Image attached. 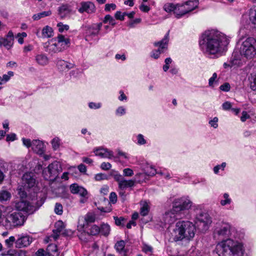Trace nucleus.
<instances>
[{
    "instance_id": "7c9ffc66",
    "label": "nucleus",
    "mask_w": 256,
    "mask_h": 256,
    "mask_svg": "<svg viewBox=\"0 0 256 256\" xmlns=\"http://www.w3.org/2000/svg\"><path fill=\"white\" fill-rule=\"evenodd\" d=\"M52 14L51 10L44 11L36 14H34L32 16L34 20H38L42 18L50 16Z\"/></svg>"
},
{
    "instance_id": "79ce46f5",
    "label": "nucleus",
    "mask_w": 256,
    "mask_h": 256,
    "mask_svg": "<svg viewBox=\"0 0 256 256\" xmlns=\"http://www.w3.org/2000/svg\"><path fill=\"white\" fill-rule=\"evenodd\" d=\"M56 42L60 46L62 42H64V44H69L70 42L68 38H66L62 35H58L57 38Z\"/></svg>"
},
{
    "instance_id": "dca6fc26",
    "label": "nucleus",
    "mask_w": 256,
    "mask_h": 256,
    "mask_svg": "<svg viewBox=\"0 0 256 256\" xmlns=\"http://www.w3.org/2000/svg\"><path fill=\"white\" fill-rule=\"evenodd\" d=\"M14 41V37L13 33L12 31H9L6 37L0 38V46H4L7 50L10 49L13 44Z\"/></svg>"
},
{
    "instance_id": "052dcab7",
    "label": "nucleus",
    "mask_w": 256,
    "mask_h": 256,
    "mask_svg": "<svg viewBox=\"0 0 256 256\" xmlns=\"http://www.w3.org/2000/svg\"><path fill=\"white\" fill-rule=\"evenodd\" d=\"M107 178V175L102 173L98 174L95 176V179L96 180H106Z\"/></svg>"
},
{
    "instance_id": "423d86ee",
    "label": "nucleus",
    "mask_w": 256,
    "mask_h": 256,
    "mask_svg": "<svg viewBox=\"0 0 256 256\" xmlns=\"http://www.w3.org/2000/svg\"><path fill=\"white\" fill-rule=\"evenodd\" d=\"M195 226L189 221H180L172 232L175 241L181 240L184 238L187 240L192 239L195 235Z\"/></svg>"
},
{
    "instance_id": "2f4dec72",
    "label": "nucleus",
    "mask_w": 256,
    "mask_h": 256,
    "mask_svg": "<svg viewBox=\"0 0 256 256\" xmlns=\"http://www.w3.org/2000/svg\"><path fill=\"white\" fill-rule=\"evenodd\" d=\"M110 228L108 224H103L101 225L100 228V232L102 235L107 236L110 234Z\"/></svg>"
},
{
    "instance_id": "c9c22d12",
    "label": "nucleus",
    "mask_w": 256,
    "mask_h": 256,
    "mask_svg": "<svg viewBox=\"0 0 256 256\" xmlns=\"http://www.w3.org/2000/svg\"><path fill=\"white\" fill-rule=\"evenodd\" d=\"M226 166V162H222L220 164H218L214 167L213 171L214 174H218L220 170L224 171Z\"/></svg>"
},
{
    "instance_id": "6e6552de",
    "label": "nucleus",
    "mask_w": 256,
    "mask_h": 256,
    "mask_svg": "<svg viewBox=\"0 0 256 256\" xmlns=\"http://www.w3.org/2000/svg\"><path fill=\"white\" fill-rule=\"evenodd\" d=\"M198 4V0H189L184 4H176L174 12V16L177 18H180L186 14L192 11Z\"/></svg>"
},
{
    "instance_id": "c03bdc74",
    "label": "nucleus",
    "mask_w": 256,
    "mask_h": 256,
    "mask_svg": "<svg viewBox=\"0 0 256 256\" xmlns=\"http://www.w3.org/2000/svg\"><path fill=\"white\" fill-rule=\"evenodd\" d=\"M84 220L87 223L93 222L96 220L95 214L88 212L85 216Z\"/></svg>"
},
{
    "instance_id": "8fccbe9b",
    "label": "nucleus",
    "mask_w": 256,
    "mask_h": 256,
    "mask_svg": "<svg viewBox=\"0 0 256 256\" xmlns=\"http://www.w3.org/2000/svg\"><path fill=\"white\" fill-rule=\"evenodd\" d=\"M156 170L152 166L148 167L146 170V174L149 176H154L157 174Z\"/></svg>"
},
{
    "instance_id": "bf43d9fd",
    "label": "nucleus",
    "mask_w": 256,
    "mask_h": 256,
    "mask_svg": "<svg viewBox=\"0 0 256 256\" xmlns=\"http://www.w3.org/2000/svg\"><path fill=\"white\" fill-rule=\"evenodd\" d=\"M57 26L58 28V30L60 32H62L64 30H68L69 28V26L68 25L63 24L62 22L58 23Z\"/></svg>"
},
{
    "instance_id": "f257e3e1",
    "label": "nucleus",
    "mask_w": 256,
    "mask_h": 256,
    "mask_svg": "<svg viewBox=\"0 0 256 256\" xmlns=\"http://www.w3.org/2000/svg\"><path fill=\"white\" fill-rule=\"evenodd\" d=\"M228 44L229 40L224 34L214 29L205 31L199 40L201 50L207 55L222 53Z\"/></svg>"
},
{
    "instance_id": "a19ab883",
    "label": "nucleus",
    "mask_w": 256,
    "mask_h": 256,
    "mask_svg": "<svg viewBox=\"0 0 256 256\" xmlns=\"http://www.w3.org/2000/svg\"><path fill=\"white\" fill-rule=\"evenodd\" d=\"M136 144L138 145L142 146L146 144L147 143L146 140L144 138V136L142 134H138L136 136Z\"/></svg>"
},
{
    "instance_id": "2eb2a0df",
    "label": "nucleus",
    "mask_w": 256,
    "mask_h": 256,
    "mask_svg": "<svg viewBox=\"0 0 256 256\" xmlns=\"http://www.w3.org/2000/svg\"><path fill=\"white\" fill-rule=\"evenodd\" d=\"M56 66L58 70L60 72H67L75 66L74 63L62 59L56 60Z\"/></svg>"
},
{
    "instance_id": "37998d69",
    "label": "nucleus",
    "mask_w": 256,
    "mask_h": 256,
    "mask_svg": "<svg viewBox=\"0 0 256 256\" xmlns=\"http://www.w3.org/2000/svg\"><path fill=\"white\" fill-rule=\"evenodd\" d=\"M142 250L144 252L150 254H152L153 252L152 247L145 243L142 244Z\"/></svg>"
},
{
    "instance_id": "0e129e2a",
    "label": "nucleus",
    "mask_w": 256,
    "mask_h": 256,
    "mask_svg": "<svg viewBox=\"0 0 256 256\" xmlns=\"http://www.w3.org/2000/svg\"><path fill=\"white\" fill-rule=\"evenodd\" d=\"M114 16L116 20H124V12L122 13L120 11H117L116 12Z\"/></svg>"
},
{
    "instance_id": "4be33fe9",
    "label": "nucleus",
    "mask_w": 256,
    "mask_h": 256,
    "mask_svg": "<svg viewBox=\"0 0 256 256\" xmlns=\"http://www.w3.org/2000/svg\"><path fill=\"white\" fill-rule=\"evenodd\" d=\"M102 23L100 22L98 24H94L88 27L86 30V36H95L98 35L102 26Z\"/></svg>"
},
{
    "instance_id": "e433bc0d",
    "label": "nucleus",
    "mask_w": 256,
    "mask_h": 256,
    "mask_svg": "<svg viewBox=\"0 0 256 256\" xmlns=\"http://www.w3.org/2000/svg\"><path fill=\"white\" fill-rule=\"evenodd\" d=\"M250 86L253 90H256V72L251 74L250 78Z\"/></svg>"
},
{
    "instance_id": "aec40b11",
    "label": "nucleus",
    "mask_w": 256,
    "mask_h": 256,
    "mask_svg": "<svg viewBox=\"0 0 256 256\" xmlns=\"http://www.w3.org/2000/svg\"><path fill=\"white\" fill-rule=\"evenodd\" d=\"M70 190L72 194H78L80 196H85L88 195L86 190L77 184H72L70 186Z\"/></svg>"
},
{
    "instance_id": "f8f14e48",
    "label": "nucleus",
    "mask_w": 256,
    "mask_h": 256,
    "mask_svg": "<svg viewBox=\"0 0 256 256\" xmlns=\"http://www.w3.org/2000/svg\"><path fill=\"white\" fill-rule=\"evenodd\" d=\"M212 222V218L206 212H201L196 217V224L201 231L208 230Z\"/></svg>"
},
{
    "instance_id": "69168bd1",
    "label": "nucleus",
    "mask_w": 256,
    "mask_h": 256,
    "mask_svg": "<svg viewBox=\"0 0 256 256\" xmlns=\"http://www.w3.org/2000/svg\"><path fill=\"white\" fill-rule=\"evenodd\" d=\"M230 85L228 83L226 82L223 84L221 85L220 87V90L224 92H228L230 90Z\"/></svg>"
},
{
    "instance_id": "0eeeda50",
    "label": "nucleus",
    "mask_w": 256,
    "mask_h": 256,
    "mask_svg": "<svg viewBox=\"0 0 256 256\" xmlns=\"http://www.w3.org/2000/svg\"><path fill=\"white\" fill-rule=\"evenodd\" d=\"M237 47L242 58L252 59L256 55V40L252 37L242 36L237 42Z\"/></svg>"
},
{
    "instance_id": "49530a36",
    "label": "nucleus",
    "mask_w": 256,
    "mask_h": 256,
    "mask_svg": "<svg viewBox=\"0 0 256 256\" xmlns=\"http://www.w3.org/2000/svg\"><path fill=\"white\" fill-rule=\"evenodd\" d=\"M90 234L95 236L100 232V228L96 225H93L90 229Z\"/></svg>"
},
{
    "instance_id": "20e7f679",
    "label": "nucleus",
    "mask_w": 256,
    "mask_h": 256,
    "mask_svg": "<svg viewBox=\"0 0 256 256\" xmlns=\"http://www.w3.org/2000/svg\"><path fill=\"white\" fill-rule=\"evenodd\" d=\"M240 238H228L223 240L217 244L220 256H243L245 250L244 244Z\"/></svg>"
},
{
    "instance_id": "b1692460",
    "label": "nucleus",
    "mask_w": 256,
    "mask_h": 256,
    "mask_svg": "<svg viewBox=\"0 0 256 256\" xmlns=\"http://www.w3.org/2000/svg\"><path fill=\"white\" fill-rule=\"evenodd\" d=\"M35 60L38 64L44 66L48 64V59L46 54H38L35 56Z\"/></svg>"
},
{
    "instance_id": "f704fd0d",
    "label": "nucleus",
    "mask_w": 256,
    "mask_h": 256,
    "mask_svg": "<svg viewBox=\"0 0 256 256\" xmlns=\"http://www.w3.org/2000/svg\"><path fill=\"white\" fill-rule=\"evenodd\" d=\"M48 253L54 256H58V255L57 246L54 244H49L48 247Z\"/></svg>"
},
{
    "instance_id": "4468645a",
    "label": "nucleus",
    "mask_w": 256,
    "mask_h": 256,
    "mask_svg": "<svg viewBox=\"0 0 256 256\" xmlns=\"http://www.w3.org/2000/svg\"><path fill=\"white\" fill-rule=\"evenodd\" d=\"M32 242V238L28 235L20 234L15 242L16 248H22L28 246Z\"/></svg>"
},
{
    "instance_id": "5701e85b",
    "label": "nucleus",
    "mask_w": 256,
    "mask_h": 256,
    "mask_svg": "<svg viewBox=\"0 0 256 256\" xmlns=\"http://www.w3.org/2000/svg\"><path fill=\"white\" fill-rule=\"evenodd\" d=\"M125 246L126 242L122 240L117 242L114 245L116 250L121 256H125L126 254V250Z\"/></svg>"
},
{
    "instance_id": "6ab92c4d",
    "label": "nucleus",
    "mask_w": 256,
    "mask_h": 256,
    "mask_svg": "<svg viewBox=\"0 0 256 256\" xmlns=\"http://www.w3.org/2000/svg\"><path fill=\"white\" fill-rule=\"evenodd\" d=\"M94 152L96 156H98L102 158L110 159L114 157L112 151L103 148H96L94 150Z\"/></svg>"
},
{
    "instance_id": "9d476101",
    "label": "nucleus",
    "mask_w": 256,
    "mask_h": 256,
    "mask_svg": "<svg viewBox=\"0 0 256 256\" xmlns=\"http://www.w3.org/2000/svg\"><path fill=\"white\" fill-rule=\"evenodd\" d=\"M36 185V180L34 174L32 172L24 174L22 178V186L19 189V194L22 197L26 196V190L33 188Z\"/></svg>"
},
{
    "instance_id": "393cba45",
    "label": "nucleus",
    "mask_w": 256,
    "mask_h": 256,
    "mask_svg": "<svg viewBox=\"0 0 256 256\" xmlns=\"http://www.w3.org/2000/svg\"><path fill=\"white\" fill-rule=\"evenodd\" d=\"M135 182V180H126L124 178L118 184V188L120 190H125L128 188H132L134 186Z\"/></svg>"
},
{
    "instance_id": "c756f323",
    "label": "nucleus",
    "mask_w": 256,
    "mask_h": 256,
    "mask_svg": "<svg viewBox=\"0 0 256 256\" xmlns=\"http://www.w3.org/2000/svg\"><path fill=\"white\" fill-rule=\"evenodd\" d=\"M52 34L53 30L51 27L46 26L42 28V36L44 38H50Z\"/></svg>"
},
{
    "instance_id": "473e14b6",
    "label": "nucleus",
    "mask_w": 256,
    "mask_h": 256,
    "mask_svg": "<svg viewBox=\"0 0 256 256\" xmlns=\"http://www.w3.org/2000/svg\"><path fill=\"white\" fill-rule=\"evenodd\" d=\"M11 196L10 194L6 190L0 191V201L2 202L8 200Z\"/></svg>"
},
{
    "instance_id": "e2e57ef3",
    "label": "nucleus",
    "mask_w": 256,
    "mask_h": 256,
    "mask_svg": "<svg viewBox=\"0 0 256 256\" xmlns=\"http://www.w3.org/2000/svg\"><path fill=\"white\" fill-rule=\"evenodd\" d=\"M16 139V136L14 133H12L6 135V140L7 142H13Z\"/></svg>"
},
{
    "instance_id": "bb28decb",
    "label": "nucleus",
    "mask_w": 256,
    "mask_h": 256,
    "mask_svg": "<svg viewBox=\"0 0 256 256\" xmlns=\"http://www.w3.org/2000/svg\"><path fill=\"white\" fill-rule=\"evenodd\" d=\"M140 204L141 206L140 210V214L142 216H146L148 215L150 210L148 203L146 201H141Z\"/></svg>"
},
{
    "instance_id": "f3484780",
    "label": "nucleus",
    "mask_w": 256,
    "mask_h": 256,
    "mask_svg": "<svg viewBox=\"0 0 256 256\" xmlns=\"http://www.w3.org/2000/svg\"><path fill=\"white\" fill-rule=\"evenodd\" d=\"M46 50L49 53H57L62 52V48L56 42V40H51L45 44Z\"/></svg>"
},
{
    "instance_id": "3c124183",
    "label": "nucleus",
    "mask_w": 256,
    "mask_h": 256,
    "mask_svg": "<svg viewBox=\"0 0 256 256\" xmlns=\"http://www.w3.org/2000/svg\"><path fill=\"white\" fill-rule=\"evenodd\" d=\"M54 212L58 215H61L62 214V205L59 203H56L54 207Z\"/></svg>"
},
{
    "instance_id": "1a4fd4ad",
    "label": "nucleus",
    "mask_w": 256,
    "mask_h": 256,
    "mask_svg": "<svg viewBox=\"0 0 256 256\" xmlns=\"http://www.w3.org/2000/svg\"><path fill=\"white\" fill-rule=\"evenodd\" d=\"M62 171L61 164L55 161L42 170L44 178L48 180L54 181L58 178V174Z\"/></svg>"
},
{
    "instance_id": "ea45409f",
    "label": "nucleus",
    "mask_w": 256,
    "mask_h": 256,
    "mask_svg": "<svg viewBox=\"0 0 256 256\" xmlns=\"http://www.w3.org/2000/svg\"><path fill=\"white\" fill-rule=\"evenodd\" d=\"M126 108L124 106H120L117 108L115 111V114L117 116H122L126 114Z\"/></svg>"
},
{
    "instance_id": "58836bf2",
    "label": "nucleus",
    "mask_w": 256,
    "mask_h": 256,
    "mask_svg": "<svg viewBox=\"0 0 256 256\" xmlns=\"http://www.w3.org/2000/svg\"><path fill=\"white\" fill-rule=\"evenodd\" d=\"M250 20L254 24L256 25V7L250 10Z\"/></svg>"
},
{
    "instance_id": "9b49d317",
    "label": "nucleus",
    "mask_w": 256,
    "mask_h": 256,
    "mask_svg": "<svg viewBox=\"0 0 256 256\" xmlns=\"http://www.w3.org/2000/svg\"><path fill=\"white\" fill-rule=\"evenodd\" d=\"M168 42L169 31L161 40L154 42V46L158 47V48L153 50L150 54V56L155 60L158 59L162 54L167 50Z\"/></svg>"
},
{
    "instance_id": "774afa93",
    "label": "nucleus",
    "mask_w": 256,
    "mask_h": 256,
    "mask_svg": "<svg viewBox=\"0 0 256 256\" xmlns=\"http://www.w3.org/2000/svg\"><path fill=\"white\" fill-rule=\"evenodd\" d=\"M114 180L118 182V185L121 182V181L124 178L122 176L121 174L116 173L114 176Z\"/></svg>"
},
{
    "instance_id": "a878e982",
    "label": "nucleus",
    "mask_w": 256,
    "mask_h": 256,
    "mask_svg": "<svg viewBox=\"0 0 256 256\" xmlns=\"http://www.w3.org/2000/svg\"><path fill=\"white\" fill-rule=\"evenodd\" d=\"M64 228V224L62 221H58L55 224V229L53 230V232L56 234L54 238L56 239L58 236L59 234L62 231Z\"/></svg>"
},
{
    "instance_id": "f03ea898",
    "label": "nucleus",
    "mask_w": 256,
    "mask_h": 256,
    "mask_svg": "<svg viewBox=\"0 0 256 256\" xmlns=\"http://www.w3.org/2000/svg\"><path fill=\"white\" fill-rule=\"evenodd\" d=\"M45 199L40 198L36 201L32 200V202L21 200L16 204V208L18 211H15L6 215L5 220L6 226L9 228L13 227L21 226L24 224L26 220L24 212L28 214H33L44 203Z\"/></svg>"
},
{
    "instance_id": "4d7b16f0",
    "label": "nucleus",
    "mask_w": 256,
    "mask_h": 256,
    "mask_svg": "<svg viewBox=\"0 0 256 256\" xmlns=\"http://www.w3.org/2000/svg\"><path fill=\"white\" fill-rule=\"evenodd\" d=\"M217 78V74L216 72H214L212 74V76L211 78L208 80V85L210 87H214V82L216 81Z\"/></svg>"
},
{
    "instance_id": "13d9d810",
    "label": "nucleus",
    "mask_w": 256,
    "mask_h": 256,
    "mask_svg": "<svg viewBox=\"0 0 256 256\" xmlns=\"http://www.w3.org/2000/svg\"><path fill=\"white\" fill-rule=\"evenodd\" d=\"M134 174L133 170L130 168H126L123 170V175L125 176H132Z\"/></svg>"
},
{
    "instance_id": "ddd939ff",
    "label": "nucleus",
    "mask_w": 256,
    "mask_h": 256,
    "mask_svg": "<svg viewBox=\"0 0 256 256\" xmlns=\"http://www.w3.org/2000/svg\"><path fill=\"white\" fill-rule=\"evenodd\" d=\"M74 12L75 10L70 4H62L58 8V14L62 18L70 16Z\"/></svg>"
},
{
    "instance_id": "680f3d73",
    "label": "nucleus",
    "mask_w": 256,
    "mask_h": 256,
    "mask_svg": "<svg viewBox=\"0 0 256 256\" xmlns=\"http://www.w3.org/2000/svg\"><path fill=\"white\" fill-rule=\"evenodd\" d=\"M232 104L230 102H226L222 104V109L224 110H228L232 109Z\"/></svg>"
},
{
    "instance_id": "5fc2aeb1",
    "label": "nucleus",
    "mask_w": 256,
    "mask_h": 256,
    "mask_svg": "<svg viewBox=\"0 0 256 256\" xmlns=\"http://www.w3.org/2000/svg\"><path fill=\"white\" fill-rule=\"evenodd\" d=\"M22 140L23 144L27 148H32V140L31 141L30 139L25 138H22Z\"/></svg>"
},
{
    "instance_id": "338daca9",
    "label": "nucleus",
    "mask_w": 256,
    "mask_h": 256,
    "mask_svg": "<svg viewBox=\"0 0 256 256\" xmlns=\"http://www.w3.org/2000/svg\"><path fill=\"white\" fill-rule=\"evenodd\" d=\"M110 200L112 204H115L117 201V196L114 192H112L110 196Z\"/></svg>"
},
{
    "instance_id": "a18cd8bd",
    "label": "nucleus",
    "mask_w": 256,
    "mask_h": 256,
    "mask_svg": "<svg viewBox=\"0 0 256 256\" xmlns=\"http://www.w3.org/2000/svg\"><path fill=\"white\" fill-rule=\"evenodd\" d=\"M16 241L14 236H11L8 238L4 240L6 246L8 248H11L12 247L14 243Z\"/></svg>"
},
{
    "instance_id": "7ed1b4c3",
    "label": "nucleus",
    "mask_w": 256,
    "mask_h": 256,
    "mask_svg": "<svg viewBox=\"0 0 256 256\" xmlns=\"http://www.w3.org/2000/svg\"><path fill=\"white\" fill-rule=\"evenodd\" d=\"M192 202L188 198L182 197L175 199L172 202V209L166 212L162 216V222L171 224L177 219L182 218L184 216V212L190 208Z\"/></svg>"
},
{
    "instance_id": "39448f33",
    "label": "nucleus",
    "mask_w": 256,
    "mask_h": 256,
    "mask_svg": "<svg viewBox=\"0 0 256 256\" xmlns=\"http://www.w3.org/2000/svg\"><path fill=\"white\" fill-rule=\"evenodd\" d=\"M213 236L215 239L222 240L228 238L240 239L243 236V234L238 232L236 228L230 224L222 221L216 224Z\"/></svg>"
},
{
    "instance_id": "864d4df0",
    "label": "nucleus",
    "mask_w": 256,
    "mask_h": 256,
    "mask_svg": "<svg viewBox=\"0 0 256 256\" xmlns=\"http://www.w3.org/2000/svg\"><path fill=\"white\" fill-rule=\"evenodd\" d=\"M172 62V59L170 58H168L165 59L164 62L165 64L163 66V70L164 72H166L170 68L169 64H171Z\"/></svg>"
},
{
    "instance_id": "a211bd4d",
    "label": "nucleus",
    "mask_w": 256,
    "mask_h": 256,
    "mask_svg": "<svg viewBox=\"0 0 256 256\" xmlns=\"http://www.w3.org/2000/svg\"><path fill=\"white\" fill-rule=\"evenodd\" d=\"M32 150L37 154L42 156L45 152L46 146L44 142L39 140H32Z\"/></svg>"
},
{
    "instance_id": "72a5a7b5",
    "label": "nucleus",
    "mask_w": 256,
    "mask_h": 256,
    "mask_svg": "<svg viewBox=\"0 0 256 256\" xmlns=\"http://www.w3.org/2000/svg\"><path fill=\"white\" fill-rule=\"evenodd\" d=\"M102 22L104 24L108 23L112 26H114L116 24L114 18L110 14H107L104 16Z\"/></svg>"
},
{
    "instance_id": "de8ad7c7",
    "label": "nucleus",
    "mask_w": 256,
    "mask_h": 256,
    "mask_svg": "<svg viewBox=\"0 0 256 256\" xmlns=\"http://www.w3.org/2000/svg\"><path fill=\"white\" fill-rule=\"evenodd\" d=\"M14 73L12 71H9L8 72L7 74H3L2 77L4 84L8 82L11 78L14 76Z\"/></svg>"
},
{
    "instance_id": "4c0bfd02",
    "label": "nucleus",
    "mask_w": 256,
    "mask_h": 256,
    "mask_svg": "<svg viewBox=\"0 0 256 256\" xmlns=\"http://www.w3.org/2000/svg\"><path fill=\"white\" fill-rule=\"evenodd\" d=\"M51 144L54 150H57L60 148V140L58 137H55L52 140Z\"/></svg>"
},
{
    "instance_id": "6e6d98bb",
    "label": "nucleus",
    "mask_w": 256,
    "mask_h": 256,
    "mask_svg": "<svg viewBox=\"0 0 256 256\" xmlns=\"http://www.w3.org/2000/svg\"><path fill=\"white\" fill-rule=\"evenodd\" d=\"M2 256H18V254L14 250H8L6 252H2L1 254Z\"/></svg>"
},
{
    "instance_id": "cd10ccee",
    "label": "nucleus",
    "mask_w": 256,
    "mask_h": 256,
    "mask_svg": "<svg viewBox=\"0 0 256 256\" xmlns=\"http://www.w3.org/2000/svg\"><path fill=\"white\" fill-rule=\"evenodd\" d=\"M232 202V200L230 198L228 193H224L220 200V204L222 206H225L230 204Z\"/></svg>"
},
{
    "instance_id": "603ef678",
    "label": "nucleus",
    "mask_w": 256,
    "mask_h": 256,
    "mask_svg": "<svg viewBox=\"0 0 256 256\" xmlns=\"http://www.w3.org/2000/svg\"><path fill=\"white\" fill-rule=\"evenodd\" d=\"M218 118L214 117L213 119L210 120L208 122L210 126L214 128H216L218 127Z\"/></svg>"
},
{
    "instance_id": "412c9836",
    "label": "nucleus",
    "mask_w": 256,
    "mask_h": 256,
    "mask_svg": "<svg viewBox=\"0 0 256 256\" xmlns=\"http://www.w3.org/2000/svg\"><path fill=\"white\" fill-rule=\"evenodd\" d=\"M80 6L81 7L78 10L80 13L86 12L90 14L94 12L96 10L94 4L90 2H82Z\"/></svg>"
},
{
    "instance_id": "c85d7f7f",
    "label": "nucleus",
    "mask_w": 256,
    "mask_h": 256,
    "mask_svg": "<svg viewBox=\"0 0 256 256\" xmlns=\"http://www.w3.org/2000/svg\"><path fill=\"white\" fill-rule=\"evenodd\" d=\"M176 4L172 2H167L164 4L163 6L164 10L167 13L172 12L174 14Z\"/></svg>"
},
{
    "instance_id": "09e8293b",
    "label": "nucleus",
    "mask_w": 256,
    "mask_h": 256,
    "mask_svg": "<svg viewBox=\"0 0 256 256\" xmlns=\"http://www.w3.org/2000/svg\"><path fill=\"white\" fill-rule=\"evenodd\" d=\"M88 106L90 109L97 110L100 108L102 104L100 102H90L88 103Z\"/></svg>"
}]
</instances>
